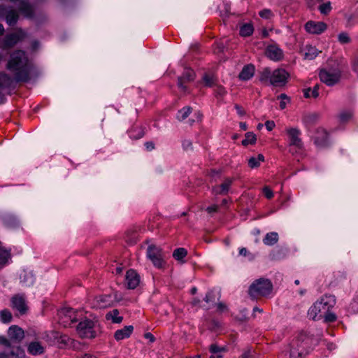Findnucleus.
<instances>
[{
  "label": "nucleus",
  "instance_id": "nucleus-1",
  "mask_svg": "<svg viewBox=\"0 0 358 358\" xmlns=\"http://www.w3.org/2000/svg\"><path fill=\"white\" fill-rule=\"evenodd\" d=\"M33 68L34 65L28 59L25 52H13L6 64V69L13 73V78L4 72L0 73V89L10 88L16 83L28 82L31 79L30 74Z\"/></svg>",
  "mask_w": 358,
  "mask_h": 358
},
{
  "label": "nucleus",
  "instance_id": "nucleus-2",
  "mask_svg": "<svg viewBox=\"0 0 358 358\" xmlns=\"http://www.w3.org/2000/svg\"><path fill=\"white\" fill-rule=\"evenodd\" d=\"M309 338L305 334L299 335L291 344L290 358H302L309 352Z\"/></svg>",
  "mask_w": 358,
  "mask_h": 358
},
{
  "label": "nucleus",
  "instance_id": "nucleus-3",
  "mask_svg": "<svg viewBox=\"0 0 358 358\" xmlns=\"http://www.w3.org/2000/svg\"><path fill=\"white\" fill-rule=\"evenodd\" d=\"M336 303V297L331 294H325L320 301H317L314 305L310 308L308 315L313 318L316 320V317L319 313L322 310L328 311L330 308H332Z\"/></svg>",
  "mask_w": 358,
  "mask_h": 358
},
{
  "label": "nucleus",
  "instance_id": "nucleus-4",
  "mask_svg": "<svg viewBox=\"0 0 358 358\" xmlns=\"http://www.w3.org/2000/svg\"><path fill=\"white\" fill-rule=\"evenodd\" d=\"M147 257L155 266L161 268L164 266V254L162 249L155 245H150L147 249Z\"/></svg>",
  "mask_w": 358,
  "mask_h": 358
},
{
  "label": "nucleus",
  "instance_id": "nucleus-5",
  "mask_svg": "<svg viewBox=\"0 0 358 358\" xmlns=\"http://www.w3.org/2000/svg\"><path fill=\"white\" fill-rule=\"evenodd\" d=\"M289 76V73L285 69H276L272 71L270 84L274 87H284L287 83Z\"/></svg>",
  "mask_w": 358,
  "mask_h": 358
},
{
  "label": "nucleus",
  "instance_id": "nucleus-6",
  "mask_svg": "<svg viewBox=\"0 0 358 358\" xmlns=\"http://www.w3.org/2000/svg\"><path fill=\"white\" fill-rule=\"evenodd\" d=\"M93 327V321L86 319L84 321L79 322L77 326V331L82 337L94 338L96 336V333L92 330Z\"/></svg>",
  "mask_w": 358,
  "mask_h": 358
},
{
  "label": "nucleus",
  "instance_id": "nucleus-7",
  "mask_svg": "<svg viewBox=\"0 0 358 358\" xmlns=\"http://www.w3.org/2000/svg\"><path fill=\"white\" fill-rule=\"evenodd\" d=\"M340 78V71H334L331 72L326 69H322L320 72V78L321 81L328 86H333L338 83Z\"/></svg>",
  "mask_w": 358,
  "mask_h": 358
},
{
  "label": "nucleus",
  "instance_id": "nucleus-8",
  "mask_svg": "<svg viewBox=\"0 0 358 358\" xmlns=\"http://www.w3.org/2000/svg\"><path fill=\"white\" fill-rule=\"evenodd\" d=\"M0 17H5L8 25L14 26L19 19V14L16 10L1 5Z\"/></svg>",
  "mask_w": 358,
  "mask_h": 358
},
{
  "label": "nucleus",
  "instance_id": "nucleus-9",
  "mask_svg": "<svg viewBox=\"0 0 358 358\" xmlns=\"http://www.w3.org/2000/svg\"><path fill=\"white\" fill-rule=\"evenodd\" d=\"M288 136L290 146H294L297 149L301 150L303 148V143L300 138L301 131L297 128H288L286 129Z\"/></svg>",
  "mask_w": 358,
  "mask_h": 358
},
{
  "label": "nucleus",
  "instance_id": "nucleus-10",
  "mask_svg": "<svg viewBox=\"0 0 358 358\" xmlns=\"http://www.w3.org/2000/svg\"><path fill=\"white\" fill-rule=\"evenodd\" d=\"M195 73L191 69H185L182 75L178 78V87L182 92H187V84L194 81Z\"/></svg>",
  "mask_w": 358,
  "mask_h": 358
},
{
  "label": "nucleus",
  "instance_id": "nucleus-11",
  "mask_svg": "<svg viewBox=\"0 0 358 358\" xmlns=\"http://www.w3.org/2000/svg\"><path fill=\"white\" fill-rule=\"evenodd\" d=\"M272 282L269 279L261 278L255 280L250 286L248 291H271Z\"/></svg>",
  "mask_w": 358,
  "mask_h": 358
},
{
  "label": "nucleus",
  "instance_id": "nucleus-12",
  "mask_svg": "<svg viewBox=\"0 0 358 358\" xmlns=\"http://www.w3.org/2000/svg\"><path fill=\"white\" fill-rule=\"evenodd\" d=\"M314 143L320 148H325L329 146L328 132L322 128H319L316 131V136L314 138Z\"/></svg>",
  "mask_w": 358,
  "mask_h": 358
},
{
  "label": "nucleus",
  "instance_id": "nucleus-13",
  "mask_svg": "<svg viewBox=\"0 0 358 358\" xmlns=\"http://www.w3.org/2000/svg\"><path fill=\"white\" fill-rule=\"evenodd\" d=\"M11 307L16 309L21 315L27 313L28 307L26 304L25 298L23 295L15 294L10 300Z\"/></svg>",
  "mask_w": 358,
  "mask_h": 358
},
{
  "label": "nucleus",
  "instance_id": "nucleus-14",
  "mask_svg": "<svg viewBox=\"0 0 358 358\" xmlns=\"http://www.w3.org/2000/svg\"><path fill=\"white\" fill-rule=\"evenodd\" d=\"M125 283L128 289H136L140 283V275L134 269L128 270L125 276Z\"/></svg>",
  "mask_w": 358,
  "mask_h": 358
},
{
  "label": "nucleus",
  "instance_id": "nucleus-15",
  "mask_svg": "<svg viewBox=\"0 0 358 358\" xmlns=\"http://www.w3.org/2000/svg\"><path fill=\"white\" fill-rule=\"evenodd\" d=\"M23 37V32L22 31L18 33H13L8 34L5 36L3 41L1 44L3 49H9L13 48L22 38Z\"/></svg>",
  "mask_w": 358,
  "mask_h": 358
},
{
  "label": "nucleus",
  "instance_id": "nucleus-16",
  "mask_svg": "<svg viewBox=\"0 0 358 358\" xmlns=\"http://www.w3.org/2000/svg\"><path fill=\"white\" fill-rule=\"evenodd\" d=\"M265 54L273 61H280L283 58V51L276 44L268 45Z\"/></svg>",
  "mask_w": 358,
  "mask_h": 358
},
{
  "label": "nucleus",
  "instance_id": "nucleus-17",
  "mask_svg": "<svg viewBox=\"0 0 358 358\" xmlns=\"http://www.w3.org/2000/svg\"><path fill=\"white\" fill-rule=\"evenodd\" d=\"M8 336L12 342L20 343L24 337V332L18 326L12 325L8 328Z\"/></svg>",
  "mask_w": 358,
  "mask_h": 358
},
{
  "label": "nucleus",
  "instance_id": "nucleus-18",
  "mask_svg": "<svg viewBox=\"0 0 358 358\" xmlns=\"http://www.w3.org/2000/svg\"><path fill=\"white\" fill-rule=\"evenodd\" d=\"M327 28V24L323 22H315L314 21H308L305 24V29L308 32L313 34H320L324 31Z\"/></svg>",
  "mask_w": 358,
  "mask_h": 358
},
{
  "label": "nucleus",
  "instance_id": "nucleus-19",
  "mask_svg": "<svg viewBox=\"0 0 358 358\" xmlns=\"http://www.w3.org/2000/svg\"><path fill=\"white\" fill-rule=\"evenodd\" d=\"M20 282L25 287H30L34 282L35 278L31 271L23 270L20 274Z\"/></svg>",
  "mask_w": 358,
  "mask_h": 358
},
{
  "label": "nucleus",
  "instance_id": "nucleus-20",
  "mask_svg": "<svg viewBox=\"0 0 358 358\" xmlns=\"http://www.w3.org/2000/svg\"><path fill=\"white\" fill-rule=\"evenodd\" d=\"M255 71V66L252 64L244 66L238 75L241 80H248L253 77Z\"/></svg>",
  "mask_w": 358,
  "mask_h": 358
},
{
  "label": "nucleus",
  "instance_id": "nucleus-21",
  "mask_svg": "<svg viewBox=\"0 0 358 358\" xmlns=\"http://www.w3.org/2000/svg\"><path fill=\"white\" fill-rule=\"evenodd\" d=\"M133 330L134 327L132 325L125 326L124 328L118 329L115 332L114 338L117 341L129 338L133 332Z\"/></svg>",
  "mask_w": 358,
  "mask_h": 358
},
{
  "label": "nucleus",
  "instance_id": "nucleus-22",
  "mask_svg": "<svg viewBox=\"0 0 358 358\" xmlns=\"http://www.w3.org/2000/svg\"><path fill=\"white\" fill-rule=\"evenodd\" d=\"M232 181L233 180L231 178H226L224 182L220 185L213 187V192L215 194H226L229 189V187L231 185Z\"/></svg>",
  "mask_w": 358,
  "mask_h": 358
},
{
  "label": "nucleus",
  "instance_id": "nucleus-23",
  "mask_svg": "<svg viewBox=\"0 0 358 358\" xmlns=\"http://www.w3.org/2000/svg\"><path fill=\"white\" fill-rule=\"evenodd\" d=\"M95 299L97 303L103 304V306H114V300L111 294L99 295L96 296Z\"/></svg>",
  "mask_w": 358,
  "mask_h": 358
},
{
  "label": "nucleus",
  "instance_id": "nucleus-24",
  "mask_svg": "<svg viewBox=\"0 0 358 358\" xmlns=\"http://www.w3.org/2000/svg\"><path fill=\"white\" fill-rule=\"evenodd\" d=\"M19 1H20L19 9L21 13L27 17H32L34 16L32 6L23 0H19Z\"/></svg>",
  "mask_w": 358,
  "mask_h": 358
},
{
  "label": "nucleus",
  "instance_id": "nucleus-25",
  "mask_svg": "<svg viewBox=\"0 0 358 358\" xmlns=\"http://www.w3.org/2000/svg\"><path fill=\"white\" fill-rule=\"evenodd\" d=\"M27 350L32 355H42L44 352L43 347L38 341L31 342Z\"/></svg>",
  "mask_w": 358,
  "mask_h": 358
},
{
  "label": "nucleus",
  "instance_id": "nucleus-26",
  "mask_svg": "<svg viewBox=\"0 0 358 358\" xmlns=\"http://www.w3.org/2000/svg\"><path fill=\"white\" fill-rule=\"evenodd\" d=\"M11 350L7 352L8 358H22L25 355L24 350L20 347L12 345Z\"/></svg>",
  "mask_w": 358,
  "mask_h": 358
},
{
  "label": "nucleus",
  "instance_id": "nucleus-27",
  "mask_svg": "<svg viewBox=\"0 0 358 358\" xmlns=\"http://www.w3.org/2000/svg\"><path fill=\"white\" fill-rule=\"evenodd\" d=\"M119 310L117 309H113L112 311L108 312L106 315V319L107 320H111L113 323L120 324L122 322L123 317L118 316Z\"/></svg>",
  "mask_w": 358,
  "mask_h": 358
},
{
  "label": "nucleus",
  "instance_id": "nucleus-28",
  "mask_svg": "<svg viewBox=\"0 0 358 358\" xmlns=\"http://www.w3.org/2000/svg\"><path fill=\"white\" fill-rule=\"evenodd\" d=\"M278 241V234L276 232H270L266 234L263 242L266 245H273Z\"/></svg>",
  "mask_w": 358,
  "mask_h": 358
},
{
  "label": "nucleus",
  "instance_id": "nucleus-29",
  "mask_svg": "<svg viewBox=\"0 0 358 358\" xmlns=\"http://www.w3.org/2000/svg\"><path fill=\"white\" fill-rule=\"evenodd\" d=\"M304 50V58L306 59L312 60L315 59L318 55L317 50L311 45H306Z\"/></svg>",
  "mask_w": 358,
  "mask_h": 358
},
{
  "label": "nucleus",
  "instance_id": "nucleus-30",
  "mask_svg": "<svg viewBox=\"0 0 358 358\" xmlns=\"http://www.w3.org/2000/svg\"><path fill=\"white\" fill-rule=\"evenodd\" d=\"M10 259V252L0 246V265H5Z\"/></svg>",
  "mask_w": 358,
  "mask_h": 358
},
{
  "label": "nucleus",
  "instance_id": "nucleus-31",
  "mask_svg": "<svg viewBox=\"0 0 358 358\" xmlns=\"http://www.w3.org/2000/svg\"><path fill=\"white\" fill-rule=\"evenodd\" d=\"M187 255V251L186 249L183 248H179L176 249L173 252V257L177 261H180L184 262L182 260L184 257H185Z\"/></svg>",
  "mask_w": 358,
  "mask_h": 358
},
{
  "label": "nucleus",
  "instance_id": "nucleus-32",
  "mask_svg": "<svg viewBox=\"0 0 358 358\" xmlns=\"http://www.w3.org/2000/svg\"><path fill=\"white\" fill-rule=\"evenodd\" d=\"M253 31L254 28L252 24H244L240 29V34L244 37L250 36L253 33Z\"/></svg>",
  "mask_w": 358,
  "mask_h": 358
},
{
  "label": "nucleus",
  "instance_id": "nucleus-33",
  "mask_svg": "<svg viewBox=\"0 0 358 358\" xmlns=\"http://www.w3.org/2000/svg\"><path fill=\"white\" fill-rule=\"evenodd\" d=\"M272 71L271 69L268 67L264 68L260 72H259V80L261 82H266L271 80Z\"/></svg>",
  "mask_w": 358,
  "mask_h": 358
},
{
  "label": "nucleus",
  "instance_id": "nucleus-34",
  "mask_svg": "<svg viewBox=\"0 0 358 358\" xmlns=\"http://www.w3.org/2000/svg\"><path fill=\"white\" fill-rule=\"evenodd\" d=\"M191 113L192 108L189 106H186L178 111L176 117L179 121H182L185 120Z\"/></svg>",
  "mask_w": 358,
  "mask_h": 358
},
{
  "label": "nucleus",
  "instance_id": "nucleus-35",
  "mask_svg": "<svg viewBox=\"0 0 358 358\" xmlns=\"http://www.w3.org/2000/svg\"><path fill=\"white\" fill-rule=\"evenodd\" d=\"M0 319L3 323H9L13 319L12 313L7 309L2 310L0 311Z\"/></svg>",
  "mask_w": 358,
  "mask_h": 358
},
{
  "label": "nucleus",
  "instance_id": "nucleus-36",
  "mask_svg": "<svg viewBox=\"0 0 358 358\" xmlns=\"http://www.w3.org/2000/svg\"><path fill=\"white\" fill-rule=\"evenodd\" d=\"M256 140V136L253 132H247L245 134V138L242 141V145L247 146L248 144H255Z\"/></svg>",
  "mask_w": 358,
  "mask_h": 358
},
{
  "label": "nucleus",
  "instance_id": "nucleus-37",
  "mask_svg": "<svg viewBox=\"0 0 358 358\" xmlns=\"http://www.w3.org/2000/svg\"><path fill=\"white\" fill-rule=\"evenodd\" d=\"M249 296L252 300L260 299L262 297L271 298V292H248Z\"/></svg>",
  "mask_w": 358,
  "mask_h": 358
},
{
  "label": "nucleus",
  "instance_id": "nucleus-38",
  "mask_svg": "<svg viewBox=\"0 0 358 358\" xmlns=\"http://www.w3.org/2000/svg\"><path fill=\"white\" fill-rule=\"evenodd\" d=\"M338 40L341 44H347L351 42V38L346 32L340 33L338 35Z\"/></svg>",
  "mask_w": 358,
  "mask_h": 358
},
{
  "label": "nucleus",
  "instance_id": "nucleus-39",
  "mask_svg": "<svg viewBox=\"0 0 358 358\" xmlns=\"http://www.w3.org/2000/svg\"><path fill=\"white\" fill-rule=\"evenodd\" d=\"M352 116V113L350 111H342L339 115L340 122L342 123L347 122L349 121Z\"/></svg>",
  "mask_w": 358,
  "mask_h": 358
},
{
  "label": "nucleus",
  "instance_id": "nucleus-40",
  "mask_svg": "<svg viewBox=\"0 0 358 358\" xmlns=\"http://www.w3.org/2000/svg\"><path fill=\"white\" fill-rule=\"evenodd\" d=\"M320 115L317 113L308 114L305 117V121L308 124H314L319 119Z\"/></svg>",
  "mask_w": 358,
  "mask_h": 358
},
{
  "label": "nucleus",
  "instance_id": "nucleus-41",
  "mask_svg": "<svg viewBox=\"0 0 358 358\" xmlns=\"http://www.w3.org/2000/svg\"><path fill=\"white\" fill-rule=\"evenodd\" d=\"M319 10L322 14H328L331 10V3L328 1L327 3L321 4L319 6Z\"/></svg>",
  "mask_w": 358,
  "mask_h": 358
},
{
  "label": "nucleus",
  "instance_id": "nucleus-42",
  "mask_svg": "<svg viewBox=\"0 0 358 358\" xmlns=\"http://www.w3.org/2000/svg\"><path fill=\"white\" fill-rule=\"evenodd\" d=\"M209 350L213 354H217L219 352H225L227 348L225 347H219L216 344H212L209 347Z\"/></svg>",
  "mask_w": 358,
  "mask_h": 358
},
{
  "label": "nucleus",
  "instance_id": "nucleus-43",
  "mask_svg": "<svg viewBox=\"0 0 358 358\" xmlns=\"http://www.w3.org/2000/svg\"><path fill=\"white\" fill-rule=\"evenodd\" d=\"M203 80L205 83V85L207 87H211L215 85L213 78L208 74L203 76Z\"/></svg>",
  "mask_w": 358,
  "mask_h": 358
},
{
  "label": "nucleus",
  "instance_id": "nucleus-44",
  "mask_svg": "<svg viewBox=\"0 0 358 358\" xmlns=\"http://www.w3.org/2000/svg\"><path fill=\"white\" fill-rule=\"evenodd\" d=\"M226 94L227 91L222 86L216 85V89L215 90V94L217 98L223 97Z\"/></svg>",
  "mask_w": 358,
  "mask_h": 358
},
{
  "label": "nucleus",
  "instance_id": "nucleus-45",
  "mask_svg": "<svg viewBox=\"0 0 358 358\" xmlns=\"http://www.w3.org/2000/svg\"><path fill=\"white\" fill-rule=\"evenodd\" d=\"M58 338V334L57 332L52 331L50 334H46L44 337H43V339H45L46 341L50 342V344H52L53 343L52 339L55 340Z\"/></svg>",
  "mask_w": 358,
  "mask_h": 358
},
{
  "label": "nucleus",
  "instance_id": "nucleus-46",
  "mask_svg": "<svg viewBox=\"0 0 358 358\" xmlns=\"http://www.w3.org/2000/svg\"><path fill=\"white\" fill-rule=\"evenodd\" d=\"M245 312V309L241 310L240 315L235 316V320L241 322L248 321V317H247Z\"/></svg>",
  "mask_w": 358,
  "mask_h": 358
},
{
  "label": "nucleus",
  "instance_id": "nucleus-47",
  "mask_svg": "<svg viewBox=\"0 0 358 358\" xmlns=\"http://www.w3.org/2000/svg\"><path fill=\"white\" fill-rule=\"evenodd\" d=\"M259 165H260V162L256 157H252L248 159V166L251 169L257 168V167L259 166Z\"/></svg>",
  "mask_w": 358,
  "mask_h": 358
},
{
  "label": "nucleus",
  "instance_id": "nucleus-48",
  "mask_svg": "<svg viewBox=\"0 0 358 358\" xmlns=\"http://www.w3.org/2000/svg\"><path fill=\"white\" fill-rule=\"evenodd\" d=\"M182 148L184 150L188 151V150H193V145L192 143L190 140L185 139L182 141Z\"/></svg>",
  "mask_w": 358,
  "mask_h": 358
},
{
  "label": "nucleus",
  "instance_id": "nucleus-49",
  "mask_svg": "<svg viewBox=\"0 0 358 358\" xmlns=\"http://www.w3.org/2000/svg\"><path fill=\"white\" fill-rule=\"evenodd\" d=\"M324 320L327 322H332L336 320V316L334 313H328L327 310L324 312Z\"/></svg>",
  "mask_w": 358,
  "mask_h": 358
},
{
  "label": "nucleus",
  "instance_id": "nucleus-50",
  "mask_svg": "<svg viewBox=\"0 0 358 358\" xmlns=\"http://www.w3.org/2000/svg\"><path fill=\"white\" fill-rule=\"evenodd\" d=\"M259 15L265 19H269L272 16V12L269 9H264L259 13Z\"/></svg>",
  "mask_w": 358,
  "mask_h": 358
},
{
  "label": "nucleus",
  "instance_id": "nucleus-51",
  "mask_svg": "<svg viewBox=\"0 0 358 358\" xmlns=\"http://www.w3.org/2000/svg\"><path fill=\"white\" fill-rule=\"evenodd\" d=\"M11 342L12 341L10 340H8L6 337L0 336V344L3 345L7 348H11L12 347Z\"/></svg>",
  "mask_w": 358,
  "mask_h": 358
},
{
  "label": "nucleus",
  "instance_id": "nucleus-52",
  "mask_svg": "<svg viewBox=\"0 0 358 358\" xmlns=\"http://www.w3.org/2000/svg\"><path fill=\"white\" fill-rule=\"evenodd\" d=\"M254 351L251 348H248L240 358H253Z\"/></svg>",
  "mask_w": 358,
  "mask_h": 358
},
{
  "label": "nucleus",
  "instance_id": "nucleus-53",
  "mask_svg": "<svg viewBox=\"0 0 358 358\" xmlns=\"http://www.w3.org/2000/svg\"><path fill=\"white\" fill-rule=\"evenodd\" d=\"M263 192L264 193L265 196L267 199H270L273 196V193L272 190L266 186L264 187Z\"/></svg>",
  "mask_w": 358,
  "mask_h": 358
},
{
  "label": "nucleus",
  "instance_id": "nucleus-54",
  "mask_svg": "<svg viewBox=\"0 0 358 358\" xmlns=\"http://www.w3.org/2000/svg\"><path fill=\"white\" fill-rule=\"evenodd\" d=\"M220 170L212 169L208 173V176H209L212 179L215 178L217 176L219 177L220 175Z\"/></svg>",
  "mask_w": 358,
  "mask_h": 358
},
{
  "label": "nucleus",
  "instance_id": "nucleus-55",
  "mask_svg": "<svg viewBox=\"0 0 358 358\" xmlns=\"http://www.w3.org/2000/svg\"><path fill=\"white\" fill-rule=\"evenodd\" d=\"M234 108L239 115L243 116L245 114V110L238 104H235Z\"/></svg>",
  "mask_w": 358,
  "mask_h": 358
},
{
  "label": "nucleus",
  "instance_id": "nucleus-56",
  "mask_svg": "<svg viewBox=\"0 0 358 358\" xmlns=\"http://www.w3.org/2000/svg\"><path fill=\"white\" fill-rule=\"evenodd\" d=\"M319 87H320L319 85H316L313 87V90H311V96L313 97L317 98L319 96V92H318Z\"/></svg>",
  "mask_w": 358,
  "mask_h": 358
},
{
  "label": "nucleus",
  "instance_id": "nucleus-57",
  "mask_svg": "<svg viewBox=\"0 0 358 358\" xmlns=\"http://www.w3.org/2000/svg\"><path fill=\"white\" fill-rule=\"evenodd\" d=\"M275 125L273 121L268 120L265 122V126L268 131H271L275 127Z\"/></svg>",
  "mask_w": 358,
  "mask_h": 358
},
{
  "label": "nucleus",
  "instance_id": "nucleus-58",
  "mask_svg": "<svg viewBox=\"0 0 358 358\" xmlns=\"http://www.w3.org/2000/svg\"><path fill=\"white\" fill-rule=\"evenodd\" d=\"M278 99L286 100L288 103L290 102V98L286 94H281L278 97Z\"/></svg>",
  "mask_w": 358,
  "mask_h": 358
},
{
  "label": "nucleus",
  "instance_id": "nucleus-59",
  "mask_svg": "<svg viewBox=\"0 0 358 358\" xmlns=\"http://www.w3.org/2000/svg\"><path fill=\"white\" fill-rule=\"evenodd\" d=\"M144 337L147 339H149L150 342L153 343L155 341V338L154 337V336L148 332V333H146L144 335Z\"/></svg>",
  "mask_w": 358,
  "mask_h": 358
},
{
  "label": "nucleus",
  "instance_id": "nucleus-60",
  "mask_svg": "<svg viewBox=\"0 0 358 358\" xmlns=\"http://www.w3.org/2000/svg\"><path fill=\"white\" fill-rule=\"evenodd\" d=\"M39 46H40L39 42L37 41H34L31 43V48H32V50H34V51L37 50L38 49Z\"/></svg>",
  "mask_w": 358,
  "mask_h": 358
},
{
  "label": "nucleus",
  "instance_id": "nucleus-61",
  "mask_svg": "<svg viewBox=\"0 0 358 358\" xmlns=\"http://www.w3.org/2000/svg\"><path fill=\"white\" fill-rule=\"evenodd\" d=\"M145 145L146 147V148L149 150H153L155 148V145L151 141H149V142H146L145 143Z\"/></svg>",
  "mask_w": 358,
  "mask_h": 358
},
{
  "label": "nucleus",
  "instance_id": "nucleus-62",
  "mask_svg": "<svg viewBox=\"0 0 358 358\" xmlns=\"http://www.w3.org/2000/svg\"><path fill=\"white\" fill-rule=\"evenodd\" d=\"M218 207L217 206L215 205V206H209L207 208L206 210L209 213H211L213 212H215L217 211Z\"/></svg>",
  "mask_w": 358,
  "mask_h": 358
},
{
  "label": "nucleus",
  "instance_id": "nucleus-63",
  "mask_svg": "<svg viewBox=\"0 0 358 358\" xmlns=\"http://www.w3.org/2000/svg\"><path fill=\"white\" fill-rule=\"evenodd\" d=\"M122 299V296H119L117 294H113V299L114 300V304L120 302Z\"/></svg>",
  "mask_w": 358,
  "mask_h": 358
},
{
  "label": "nucleus",
  "instance_id": "nucleus-64",
  "mask_svg": "<svg viewBox=\"0 0 358 358\" xmlns=\"http://www.w3.org/2000/svg\"><path fill=\"white\" fill-rule=\"evenodd\" d=\"M217 308L220 310L222 311L227 309V306L224 303L220 302L217 303Z\"/></svg>",
  "mask_w": 358,
  "mask_h": 358
}]
</instances>
